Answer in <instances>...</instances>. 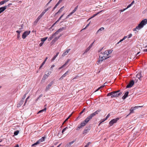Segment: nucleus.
Here are the masks:
<instances>
[{
    "instance_id": "1",
    "label": "nucleus",
    "mask_w": 147,
    "mask_h": 147,
    "mask_svg": "<svg viewBox=\"0 0 147 147\" xmlns=\"http://www.w3.org/2000/svg\"><path fill=\"white\" fill-rule=\"evenodd\" d=\"M107 52V51H105L103 53L102 52L100 53L99 56L100 58L97 62V64L101 62L103 60L106 59L109 57V53Z\"/></svg>"
},
{
    "instance_id": "2",
    "label": "nucleus",
    "mask_w": 147,
    "mask_h": 147,
    "mask_svg": "<svg viewBox=\"0 0 147 147\" xmlns=\"http://www.w3.org/2000/svg\"><path fill=\"white\" fill-rule=\"evenodd\" d=\"M147 24V19H145L141 22L136 28L133 29L134 31H137V30H140Z\"/></svg>"
},
{
    "instance_id": "3",
    "label": "nucleus",
    "mask_w": 147,
    "mask_h": 147,
    "mask_svg": "<svg viewBox=\"0 0 147 147\" xmlns=\"http://www.w3.org/2000/svg\"><path fill=\"white\" fill-rule=\"evenodd\" d=\"M89 118L88 117L86 118L85 120L83 122H82L80 125H78L76 128L77 130H79V129L82 128V127L85 126L86 124L90 120L89 119Z\"/></svg>"
},
{
    "instance_id": "4",
    "label": "nucleus",
    "mask_w": 147,
    "mask_h": 147,
    "mask_svg": "<svg viewBox=\"0 0 147 147\" xmlns=\"http://www.w3.org/2000/svg\"><path fill=\"white\" fill-rule=\"evenodd\" d=\"M120 90H119L116 91L112 92V96L111 97V98H113L117 97H119L122 94V92H120Z\"/></svg>"
},
{
    "instance_id": "5",
    "label": "nucleus",
    "mask_w": 147,
    "mask_h": 147,
    "mask_svg": "<svg viewBox=\"0 0 147 147\" xmlns=\"http://www.w3.org/2000/svg\"><path fill=\"white\" fill-rule=\"evenodd\" d=\"M63 29V28H60L56 32V41L61 36V34H59V33L62 31Z\"/></svg>"
},
{
    "instance_id": "6",
    "label": "nucleus",
    "mask_w": 147,
    "mask_h": 147,
    "mask_svg": "<svg viewBox=\"0 0 147 147\" xmlns=\"http://www.w3.org/2000/svg\"><path fill=\"white\" fill-rule=\"evenodd\" d=\"M100 111L101 110L100 109L97 110L94 113L91 114L88 117V118H89V119L90 120L93 117L98 114Z\"/></svg>"
},
{
    "instance_id": "7",
    "label": "nucleus",
    "mask_w": 147,
    "mask_h": 147,
    "mask_svg": "<svg viewBox=\"0 0 147 147\" xmlns=\"http://www.w3.org/2000/svg\"><path fill=\"white\" fill-rule=\"evenodd\" d=\"M100 111L101 110L100 109L97 110L94 113L91 114L88 117V118H89V119L90 120L93 117L98 114Z\"/></svg>"
},
{
    "instance_id": "8",
    "label": "nucleus",
    "mask_w": 147,
    "mask_h": 147,
    "mask_svg": "<svg viewBox=\"0 0 147 147\" xmlns=\"http://www.w3.org/2000/svg\"><path fill=\"white\" fill-rule=\"evenodd\" d=\"M119 119V118H116L112 120L109 123L110 126H112L114 123H116Z\"/></svg>"
},
{
    "instance_id": "9",
    "label": "nucleus",
    "mask_w": 147,
    "mask_h": 147,
    "mask_svg": "<svg viewBox=\"0 0 147 147\" xmlns=\"http://www.w3.org/2000/svg\"><path fill=\"white\" fill-rule=\"evenodd\" d=\"M30 31H26L22 34V37L23 39H25L30 33Z\"/></svg>"
},
{
    "instance_id": "10",
    "label": "nucleus",
    "mask_w": 147,
    "mask_h": 147,
    "mask_svg": "<svg viewBox=\"0 0 147 147\" xmlns=\"http://www.w3.org/2000/svg\"><path fill=\"white\" fill-rule=\"evenodd\" d=\"M55 33L53 34L48 39V40L50 41L52 40L53 38H54L53 40L52 41V42H54L55 40Z\"/></svg>"
},
{
    "instance_id": "11",
    "label": "nucleus",
    "mask_w": 147,
    "mask_h": 147,
    "mask_svg": "<svg viewBox=\"0 0 147 147\" xmlns=\"http://www.w3.org/2000/svg\"><path fill=\"white\" fill-rule=\"evenodd\" d=\"M134 84V82L133 80H131L126 86L127 88H129L132 87Z\"/></svg>"
},
{
    "instance_id": "12",
    "label": "nucleus",
    "mask_w": 147,
    "mask_h": 147,
    "mask_svg": "<svg viewBox=\"0 0 147 147\" xmlns=\"http://www.w3.org/2000/svg\"><path fill=\"white\" fill-rule=\"evenodd\" d=\"M140 106H135L134 107H131L130 110V112L129 115L130 114L134 113V110H136V109H138Z\"/></svg>"
},
{
    "instance_id": "13",
    "label": "nucleus",
    "mask_w": 147,
    "mask_h": 147,
    "mask_svg": "<svg viewBox=\"0 0 147 147\" xmlns=\"http://www.w3.org/2000/svg\"><path fill=\"white\" fill-rule=\"evenodd\" d=\"M90 129L88 127H86L83 132V134L84 135H86L89 131Z\"/></svg>"
},
{
    "instance_id": "14",
    "label": "nucleus",
    "mask_w": 147,
    "mask_h": 147,
    "mask_svg": "<svg viewBox=\"0 0 147 147\" xmlns=\"http://www.w3.org/2000/svg\"><path fill=\"white\" fill-rule=\"evenodd\" d=\"M103 11H104V10H102L101 11H99V12H97V13L94 14L90 18H89L88 19V21L90 20L91 19H92V18H93L94 17H95V16H97L98 14H99V13H100L101 12H102Z\"/></svg>"
},
{
    "instance_id": "15",
    "label": "nucleus",
    "mask_w": 147,
    "mask_h": 147,
    "mask_svg": "<svg viewBox=\"0 0 147 147\" xmlns=\"http://www.w3.org/2000/svg\"><path fill=\"white\" fill-rule=\"evenodd\" d=\"M129 94V92L128 91L126 92L124 95L122 97V98L124 100L125 99L127 96Z\"/></svg>"
},
{
    "instance_id": "16",
    "label": "nucleus",
    "mask_w": 147,
    "mask_h": 147,
    "mask_svg": "<svg viewBox=\"0 0 147 147\" xmlns=\"http://www.w3.org/2000/svg\"><path fill=\"white\" fill-rule=\"evenodd\" d=\"M53 84L52 82H51L49 84L47 87L45 89V91H47L49 90L51 86Z\"/></svg>"
},
{
    "instance_id": "17",
    "label": "nucleus",
    "mask_w": 147,
    "mask_h": 147,
    "mask_svg": "<svg viewBox=\"0 0 147 147\" xmlns=\"http://www.w3.org/2000/svg\"><path fill=\"white\" fill-rule=\"evenodd\" d=\"M6 9V7L4 6L0 7V13L3 12Z\"/></svg>"
},
{
    "instance_id": "18",
    "label": "nucleus",
    "mask_w": 147,
    "mask_h": 147,
    "mask_svg": "<svg viewBox=\"0 0 147 147\" xmlns=\"http://www.w3.org/2000/svg\"><path fill=\"white\" fill-rule=\"evenodd\" d=\"M70 50L71 49H67L66 51H65L62 54V56H64L65 55H66L70 51Z\"/></svg>"
},
{
    "instance_id": "19",
    "label": "nucleus",
    "mask_w": 147,
    "mask_h": 147,
    "mask_svg": "<svg viewBox=\"0 0 147 147\" xmlns=\"http://www.w3.org/2000/svg\"><path fill=\"white\" fill-rule=\"evenodd\" d=\"M68 72H69L68 71H67L64 74L61 76V77L60 78V79H63L64 77H65L68 74Z\"/></svg>"
},
{
    "instance_id": "20",
    "label": "nucleus",
    "mask_w": 147,
    "mask_h": 147,
    "mask_svg": "<svg viewBox=\"0 0 147 147\" xmlns=\"http://www.w3.org/2000/svg\"><path fill=\"white\" fill-rule=\"evenodd\" d=\"M69 60V59H68L67 61L61 67H60L59 69H60L63 67L67 65L68 63Z\"/></svg>"
},
{
    "instance_id": "21",
    "label": "nucleus",
    "mask_w": 147,
    "mask_h": 147,
    "mask_svg": "<svg viewBox=\"0 0 147 147\" xmlns=\"http://www.w3.org/2000/svg\"><path fill=\"white\" fill-rule=\"evenodd\" d=\"M24 102V100L22 99H21L20 101L18 104V107H19Z\"/></svg>"
},
{
    "instance_id": "22",
    "label": "nucleus",
    "mask_w": 147,
    "mask_h": 147,
    "mask_svg": "<svg viewBox=\"0 0 147 147\" xmlns=\"http://www.w3.org/2000/svg\"><path fill=\"white\" fill-rule=\"evenodd\" d=\"M136 77L138 78L139 80H140L141 78L142 77L141 73H139L137 74L136 76Z\"/></svg>"
},
{
    "instance_id": "23",
    "label": "nucleus",
    "mask_w": 147,
    "mask_h": 147,
    "mask_svg": "<svg viewBox=\"0 0 147 147\" xmlns=\"http://www.w3.org/2000/svg\"><path fill=\"white\" fill-rule=\"evenodd\" d=\"M9 1V0H5L3 1L0 2V5H2L4 3L7 2Z\"/></svg>"
},
{
    "instance_id": "24",
    "label": "nucleus",
    "mask_w": 147,
    "mask_h": 147,
    "mask_svg": "<svg viewBox=\"0 0 147 147\" xmlns=\"http://www.w3.org/2000/svg\"><path fill=\"white\" fill-rule=\"evenodd\" d=\"M45 137H42L41 139H40L38 140L40 143L43 142L45 140Z\"/></svg>"
},
{
    "instance_id": "25",
    "label": "nucleus",
    "mask_w": 147,
    "mask_h": 147,
    "mask_svg": "<svg viewBox=\"0 0 147 147\" xmlns=\"http://www.w3.org/2000/svg\"><path fill=\"white\" fill-rule=\"evenodd\" d=\"M90 48H89V47H88V48H87L86 49V50L84 52V53H83V55H84L86 53H87L88 51H89V50H90Z\"/></svg>"
},
{
    "instance_id": "26",
    "label": "nucleus",
    "mask_w": 147,
    "mask_h": 147,
    "mask_svg": "<svg viewBox=\"0 0 147 147\" xmlns=\"http://www.w3.org/2000/svg\"><path fill=\"white\" fill-rule=\"evenodd\" d=\"M104 29V27H102L100 28L96 32V34H98V32H99L100 31H102Z\"/></svg>"
},
{
    "instance_id": "27",
    "label": "nucleus",
    "mask_w": 147,
    "mask_h": 147,
    "mask_svg": "<svg viewBox=\"0 0 147 147\" xmlns=\"http://www.w3.org/2000/svg\"><path fill=\"white\" fill-rule=\"evenodd\" d=\"M47 38V37H44V38H41V42H44L45 41Z\"/></svg>"
},
{
    "instance_id": "28",
    "label": "nucleus",
    "mask_w": 147,
    "mask_h": 147,
    "mask_svg": "<svg viewBox=\"0 0 147 147\" xmlns=\"http://www.w3.org/2000/svg\"><path fill=\"white\" fill-rule=\"evenodd\" d=\"M64 7V6H63V7H61L59 10L58 11L57 13H56V14H57V13H61L62 11H63V8Z\"/></svg>"
},
{
    "instance_id": "29",
    "label": "nucleus",
    "mask_w": 147,
    "mask_h": 147,
    "mask_svg": "<svg viewBox=\"0 0 147 147\" xmlns=\"http://www.w3.org/2000/svg\"><path fill=\"white\" fill-rule=\"evenodd\" d=\"M105 84H106V83L104 84V85H103L102 86H100V87L98 88L97 90H96L95 91V92H96V91H98L100 88H103V87H104L105 86Z\"/></svg>"
},
{
    "instance_id": "30",
    "label": "nucleus",
    "mask_w": 147,
    "mask_h": 147,
    "mask_svg": "<svg viewBox=\"0 0 147 147\" xmlns=\"http://www.w3.org/2000/svg\"><path fill=\"white\" fill-rule=\"evenodd\" d=\"M46 110V108H45L44 109H42V110H41L39 111L37 113V114H38L39 113H42V112H44V111H45Z\"/></svg>"
},
{
    "instance_id": "31",
    "label": "nucleus",
    "mask_w": 147,
    "mask_h": 147,
    "mask_svg": "<svg viewBox=\"0 0 147 147\" xmlns=\"http://www.w3.org/2000/svg\"><path fill=\"white\" fill-rule=\"evenodd\" d=\"M19 131L18 130H17L15 131L14 133V134L15 136H16L18 135Z\"/></svg>"
},
{
    "instance_id": "32",
    "label": "nucleus",
    "mask_w": 147,
    "mask_h": 147,
    "mask_svg": "<svg viewBox=\"0 0 147 147\" xmlns=\"http://www.w3.org/2000/svg\"><path fill=\"white\" fill-rule=\"evenodd\" d=\"M48 76V75H47V74H45L44 75L43 79H45L47 78Z\"/></svg>"
},
{
    "instance_id": "33",
    "label": "nucleus",
    "mask_w": 147,
    "mask_h": 147,
    "mask_svg": "<svg viewBox=\"0 0 147 147\" xmlns=\"http://www.w3.org/2000/svg\"><path fill=\"white\" fill-rule=\"evenodd\" d=\"M28 92H27L23 96V97L22 98V99L24 100L26 96V95L28 93Z\"/></svg>"
},
{
    "instance_id": "34",
    "label": "nucleus",
    "mask_w": 147,
    "mask_h": 147,
    "mask_svg": "<svg viewBox=\"0 0 147 147\" xmlns=\"http://www.w3.org/2000/svg\"><path fill=\"white\" fill-rule=\"evenodd\" d=\"M39 20L37 19H36L34 22V25L35 26L36 25Z\"/></svg>"
},
{
    "instance_id": "35",
    "label": "nucleus",
    "mask_w": 147,
    "mask_h": 147,
    "mask_svg": "<svg viewBox=\"0 0 147 147\" xmlns=\"http://www.w3.org/2000/svg\"><path fill=\"white\" fill-rule=\"evenodd\" d=\"M64 15V14L60 16V17L59 18L58 20L56 22V23H57V22H59V21L62 18V17H63Z\"/></svg>"
},
{
    "instance_id": "36",
    "label": "nucleus",
    "mask_w": 147,
    "mask_h": 147,
    "mask_svg": "<svg viewBox=\"0 0 147 147\" xmlns=\"http://www.w3.org/2000/svg\"><path fill=\"white\" fill-rule=\"evenodd\" d=\"M62 1L61 0H59L58 2L56 4V7L59 4L61 3Z\"/></svg>"
},
{
    "instance_id": "37",
    "label": "nucleus",
    "mask_w": 147,
    "mask_h": 147,
    "mask_svg": "<svg viewBox=\"0 0 147 147\" xmlns=\"http://www.w3.org/2000/svg\"><path fill=\"white\" fill-rule=\"evenodd\" d=\"M106 120V119H101L100 120V121H101V122L100 123H99V125H100V124L101 123H102V122H104Z\"/></svg>"
},
{
    "instance_id": "38",
    "label": "nucleus",
    "mask_w": 147,
    "mask_h": 147,
    "mask_svg": "<svg viewBox=\"0 0 147 147\" xmlns=\"http://www.w3.org/2000/svg\"><path fill=\"white\" fill-rule=\"evenodd\" d=\"M45 62L43 61L41 65L40 66L39 69H40L42 67V66L44 65Z\"/></svg>"
},
{
    "instance_id": "39",
    "label": "nucleus",
    "mask_w": 147,
    "mask_h": 147,
    "mask_svg": "<svg viewBox=\"0 0 147 147\" xmlns=\"http://www.w3.org/2000/svg\"><path fill=\"white\" fill-rule=\"evenodd\" d=\"M61 131H60V132H59L58 133V134L57 135V136H58L59 138H60L61 136Z\"/></svg>"
},
{
    "instance_id": "40",
    "label": "nucleus",
    "mask_w": 147,
    "mask_h": 147,
    "mask_svg": "<svg viewBox=\"0 0 147 147\" xmlns=\"http://www.w3.org/2000/svg\"><path fill=\"white\" fill-rule=\"evenodd\" d=\"M91 144V142H88L87 144L84 147H88L89 146V145H90V144Z\"/></svg>"
},
{
    "instance_id": "41",
    "label": "nucleus",
    "mask_w": 147,
    "mask_h": 147,
    "mask_svg": "<svg viewBox=\"0 0 147 147\" xmlns=\"http://www.w3.org/2000/svg\"><path fill=\"white\" fill-rule=\"evenodd\" d=\"M72 115V113H71V114L65 120V121L64 122V123L66 121H67V120H68V119L70 118V117H71V116Z\"/></svg>"
},
{
    "instance_id": "42",
    "label": "nucleus",
    "mask_w": 147,
    "mask_h": 147,
    "mask_svg": "<svg viewBox=\"0 0 147 147\" xmlns=\"http://www.w3.org/2000/svg\"><path fill=\"white\" fill-rule=\"evenodd\" d=\"M40 143V142L39 141V140H38V141H37L36 142L34 143V145H37L38 144H39Z\"/></svg>"
},
{
    "instance_id": "43",
    "label": "nucleus",
    "mask_w": 147,
    "mask_h": 147,
    "mask_svg": "<svg viewBox=\"0 0 147 147\" xmlns=\"http://www.w3.org/2000/svg\"><path fill=\"white\" fill-rule=\"evenodd\" d=\"M42 16L41 15H40L38 17V18H37V19L38 20H39L40 19L42 18Z\"/></svg>"
},
{
    "instance_id": "44",
    "label": "nucleus",
    "mask_w": 147,
    "mask_h": 147,
    "mask_svg": "<svg viewBox=\"0 0 147 147\" xmlns=\"http://www.w3.org/2000/svg\"><path fill=\"white\" fill-rule=\"evenodd\" d=\"M46 12L44 10L43 11H42V12L41 13L40 15H41L42 16H43L45 14V13Z\"/></svg>"
},
{
    "instance_id": "45",
    "label": "nucleus",
    "mask_w": 147,
    "mask_h": 147,
    "mask_svg": "<svg viewBox=\"0 0 147 147\" xmlns=\"http://www.w3.org/2000/svg\"><path fill=\"white\" fill-rule=\"evenodd\" d=\"M67 128H68L67 127H66L64 128L62 130L61 133H63V132H64L65 131Z\"/></svg>"
},
{
    "instance_id": "46",
    "label": "nucleus",
    "mask_w": 147,
    "mask_h": 147,
    "mask_svg": "<svg viewBox=\"0 0 147 147\" xmlns=\"http://www.w3.org/2000/svg\"><path fill=\"white\" fill-rule=\"evenodd\" d=\"M17 39L18 40L20 39V35L19 34H18L17 36Z\"/></svg>"
},
{
    "instance_id": "47",
    "label": "nucleus",
    "mask_w": 147,
    "mask_h": 147,
    "mask_svg": "<svg viewBox=\"0 0 147 147\" xmlns=\"http://www.w3.org/2000/svg\"><path fill=\"white\" fill-rule=\"evenodd\" d=\"M94 41H94L91 44H90V46H89V47H88L89 48H90V49H91V47H92V45H93V44H94Z\"/></svg>"
},
{
    "instance_id": "48",
    "label": "nucleus",
    "mask_w": 147,
    "mask_h": 147,
    "mask_svg": "<svg viewBox=\"0 0 147 147\" xmlns=\"http://www.w3.org/2000/svg\"><path fill=\"white\" fill-rule=\"evenodd\" d=\"M106 51H107V53H109V54L111 53V50H107Z\"/></svg>"
},
{
    "instance_id": "49",
    "label": "nucleus",
    "mask_w": 147,
    "mask_h": 147,
    "mask_svg": "<svg viewBox=\"0 0 147 147\" xmlns=\"http://www.w3.org/2000/svg\"><path fill=\"white\" fill-rule=\"evenodd\" d=\"M29 97H30V96H28L24 104V106H25V104H26V102L28 100V99L29 98Z\"/></svg>"
},
{
    "instance_id": "50",
    "label": "nucleus",
    "mask_w": 147,
    "mask_h": 147,
    "mask_svg": "<svg viewBox=\"0 0 147 147\" xmlns=\"http://www.w3.org/2000/svg\"><path fill=\"white\" fill-rule=\"evenodd\" d=\"M47 74L48 75H49L51 73V72L50 71H47L46 72Z\"/></svg>"
},
{
    "instance_id": "51",
    "label": "nucleus",
    "mask_w": 147,
    "mask_h": 147,
    "mask_svg": "<svg viewBox=\"0 0 147 147\" xmlns=\"http://www.w3.org/2000/svg\"><path fill=\"white\" fill-rule=\"evenodd\" d=\"M12 5V3H9V4L5 6L6 7V9L8 7H9L11 5Z\"/></svg>"
},
{
    "instance_id": "52",
    "label": "nucleus",
    "mask_w": 147,
    "mask_h": 147,
    "mask_svg": "<svg viewBox=\"0 0 147 147\" xmlns=\"http://www.w3.org/2000/svg\"><path fill=\"white\" fill-rule=\"evenodd\" d=\"M132 36V34H129L128 36H127L128 38H129L131 37Z\"/></svg>"
},
{
    "instance_id": "53",
    "label": "nucleus",
    "mask_w": 147,
    "mask_h": 147,
    "mask_svg": "<svg viewBox=\"0 0 147 147\" xmlns=\"http://www.w3.org/2000/svg\"><path fill=\"white\" fill-rule=\"evenodd\" d=\"M55 65H52L50 68V70H52L53 69V68L54 67H55Z\"/></svg>"
},
{
    "instance_id": "54",
    "label": "nucleus",
    "mask_w": 147,
    "mask_h": 147,
    "mask_svg": "<svg viewBox=\"0 0 147 147\" xmlns=\"http://www.w3.org/2000/svg\"><path fill=\"white\" fill-rule=\"evenodd\" d=\"M112 92L111 93L108 94H107V96H112Z\"/></svg>"
},
{
    "instance_id": "55",
    "label": "nucleus",
    "mask_w": 147,
    "mask_h": 147,
    "mask_svg": "<svg viewBox=\"0 0 147 147\" xmlns=\"http://www.w3.org/2000/svg\"><path fill=\"white\" fill-rule=\"evenodd\" d=\"M51 8V7H48L47 9H45L44 10L46 12H47L48 10Z\"/></svg>"
},
{
    "instance_id": "56",
    "label": "nucleus",
    "mask_w": 147,
    "mask_h": 147,
    "mask_svg": "<svg viewBox=\"0 0 147 147\" xmlns=\"http://www.w3.org/2000/svg\"><path fill=\"white\" fill-rule=\"evenodd\" d=\"M85 109L84 108V109L83 110L80 112V114L81 115L82 113L84 112L85 111Z\"/></svg>"
},
{
    "instance_id": "57",
    "label": "nucleus",
    "mask_w": 147,
    "mask_h": 147,
    "mask_svg": "<svg viewBox=\"0 0 147 147\" xmlns=\"http://www.w3.org/2000/svg\"><path fill=\"white\" fill-rule=\"evenodd\" d=\"M110 114L109 113V114L107 115V116L106 117V118L105 119L107 120L110 117Z\"/></svg>"
},
{
    "instance_id": "58",
    "label": "nucleus",
    "mask_w": 147,
    "mask_h": 147,
    "mask_svg": "<svg viewBox=\"0 0 147 147\" xmlns=\"http://www.w3.org/2000/svg\"><path fill=\"white\" fill-rule=\"evenodd\" d=\"M132 5L130 4H129V5H128L127 8H126V9H128V8L130 7Z\"/></svg>"
},
{
    "instance_id": "59",
    "label": "nucleus",
    "mask_w": 147,
    "mask_h": 147,
    "mask_svg": "<svg viewBox=\"0 0 147 147\" xmlns=\"http://www.w3.org/2000/svg\"><path fill=\"white\" fill-rule=\"evenodd\" d=\"M78 5H77L76 7L73 10H74L75 11H76L78 8Z\"/></svg>"
},
{
    "instance_id": "60",
    "label": "nucleus",
    "mask_w": 147,
    "mask_h": 147,
    "mask_svg": "<svg viewBox=\"0 0 147 147\" xmlns=\"http://www.w3.org/2000/svg\"><path fill=\"white\" fill-rule=\"evenodd\" d=\"M75 11L73 10L72 12H71L70 13V15H72L73 13H74Z\"/></svg>"
},
{
    "instance_id": "61",
    "label": "nucleus",
    "mask_w": 147,
    "mask_h": 147,
    "mask_svg": "<svg viewBox=\"0 0 147 147\" xmlns=\"http://www.w3.org/2000/svg\"><path fill=\"white\" fill-rule=\"evenodd\" d=\"M43 43L44 42H41L39 44V46L40 47L42 46V45Z\"/></svg>"
},
{
    "instance_id": "62",
    "label": "nucleus",
    "mask_w": 147,
    "mask_h": 147,
    "mask_svg": "<svg viewBox=\"0 0 147 147\" xmlns=\"http://www.w3.org/2000/svg\"><path fill=\"white\" fill-rule=\"evenodd\" d=\"M126 9H126V8H124L123 9H121V10H120V11L121 12H123V11H125V10Z\"/></svg>"
},
{
    "instance_id": "63",
    "label": "nucleus",
    "mask_w": 147,
    "mask_h": 147,
    "mask_svg": "<svg viewBox=\"0 0 147 147\" xmlns=\"http://www.w3.org/2000/svg\"><path fill=\"white\" fill-rule=\"evenodd\" d=\"M16 32L18 33V34H20V33H21V30H20V31L17 30V31H16Z\"/></svg>"
},
{
    "instance_id": "64",
    "label": "nucleus",
    "mask_w": 147,
    "mask_h": 147,
    "mask_svg": "<svg viewBox=\"0 0 147 147\" xmlns=\"http://www.w3.org/2000/svg\"><path fill=\"white\" fill-rule=\"evenodd\" d=\"M55 25V22L54 23L53 25L50 28V29H53L52 28L53 27V26Z\"/></svg>"
}]
</instances>
